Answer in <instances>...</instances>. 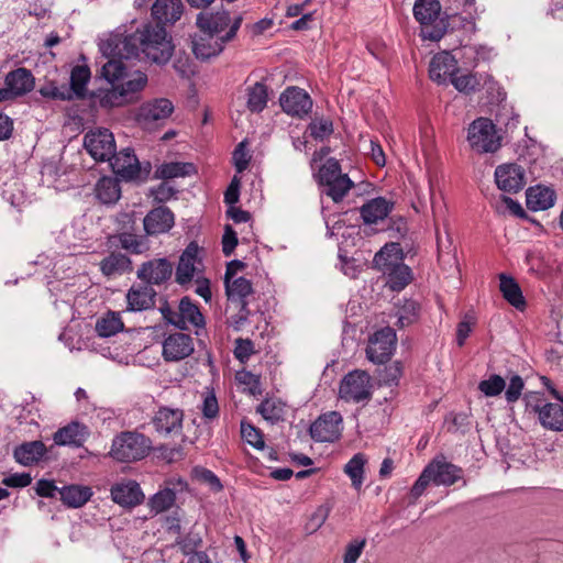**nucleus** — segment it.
<instances>
[{"label": "nucleus", "mask_w": 563, "mask_h": 563, "mask_svg": "<svg viewBox=\"0 0 563 563\" xmlns=\"http://www.w3.org/2000/svg\"><path fill=\"white\" fill-rule=\"evenodd\" d=\"M175 46L165 26L159 23H143L131 34L113 33L100 44L104 57L132 58L140 53L147 60L165 65L173 56Z\"/></svg>", "instance_id": "1"}, {"label": "nucleus", "mask_w": 563, "mask_h": 563, "mask_svg": "<svg viewBox=\"0 0 563 563\" xmlns=\"http://www.w3.org/2000/svg\"><path fill=\"white\" fill-rule=\"evenodd\" d=\"M108 60L100 69V77L111 85L109 89H99L93 93L101 108L112 109L133 102L136 95L147 84V76L142 71H135L128 78V68L123 58L107 57Z\"/></svg>", "instance_id": "2"}, {"label": "nucleus", "mask_w": 563, "mask_h": 563, "mask_svg": "<svg viewBox=\"0 0 563 563\" xmlns=\"http://www.w3.org/2000/svg\"><path fill=\"white\" fill-rule=\"evenodd\" d=\"M321 192L332 199L333 202H341L347 192L354 187L347 174H343L340 162L328 158L319 168L316 175Z\"/></svg>", "instance_id": "3"}, {"label": "nucleus", "mask_w": 563, "mask_h": 563, "mask_svg": "<svg viewBox=\"0 0 563 563\" xmlns=\"http://www.w3.org/2000/svg\"><path fill=\"white\" fill-rule=\"evenodd\" d=\"M439 0H417L413 5V15L421 25L420 35L423 40L439 41L448 29V21L442 16Z\"/></svg>", "instance_id": "4"}, {"label": "nucleus", "mask_w": 563, "mask_h": 563, "mask_svg": "<svg viewBox=\"0 0 563 563\" xmlns=\"http://www.w3.org/2000/svg\"><path fill=\"white\" fill-rule=\"evenodd\" d=\"M151 440L136 431H123L114 437L109 455L121 463L144 459L151 450Z\"/></svg>", "instance_id": "5"}, {"label": "nucleus", "mask_w": 563, "mask_h": 563, "mask_svg": "<svg viewBox=\"0 0 563 563\" xmlns=\"http://www.w3.org/2000/svg\"><path fill=\"white\" fill-rule=\"evenodd\" d=\"M371 376L362 369L349 372L340 382L339 396L347 402H367L373 395Z\"/></svg>", "instance_id": "6"}, {"label": "nucleus", "mask_w": 563, "mask_h": 563, "mask_svg": "<svg viewBox=\"0 0 563 563\" xmlns=\"http://www.w3.org/2000/svg\"><path fill=\"white\" fill-rule=\"evenodd\" d=\"M243 22V15L238 14L233 19V23L229 31L218 38H214L213 35H195L191 40V48L192 53L198 59L207 60L211 57L218 56L224 48V44L231 42L241 27Z\"/></svg>", "instance_id": "7"}, {"label": "nucleus", "mask_w": 563, "mask_h": 563, "mask_svg": "<svg viewBox=\"0 0 563 563\" xmlns=\"http://www.w3.org/2000/svg\"><path fill=\"white\" fill-rule=\"evenodd\" d=\"M467 140L478 153H494L501 145L495 124L487 118H478L470 124Z\"/></svg>", "instance_id": "8"}, {"label": "nucleus", "mask_w": 563, "mask_h": 563, "mask_svg": "<svg viewBox=\"0 0 563 563\" xmlns=\"http://www.w3.org/2000/svg\"><path fill=\"white\" fill-rule=\"evenodd\" d=\"M396 332L390 327H385L369 338L366 347V357L374 364L387 363L396 349Z\"/></svg>", "instance_id": "9"}, {"label": "nucleus", "mask_w": 563, "mask_h": 563, "mask_svg": "<svg viewBox=\"0 0 563 563\" xmlns=\"http://www.w3.org/2000/svg\"><path fill=\"white\" fill-rule=\"evenodd\" d=\"M84 146L96 161L110 162L114 156L115 141L110 130L100 128L85 135Z\"/></svg>", "instance_id": "10"}, {"label": "nucleus", "mask_w": 563, "mask_h": 563, "mask_svg": "<svg viewBox=\"0 0 563 563\" xmlns=\"http://www.w3.org/2000/svg\"><path fill=\"white\" fill-rule=\"evenodd\" d=\"M427 466L435 486L449 487L459 481H463V486L467 484L466 479H464L463 468L449 462L444 455H437Z\"/></svg>", "instance_id": "11"}, {"label": "nucleus", "mask_w": 563, "mask_h": 563, "mask_svg": "<svg viewBox=\"0 0 563 563\" xmlns=\"http://www.w3.org/2000/svg\"><path fill=\"white\" fill-rule=\"evenodd\" d=\"M110 495L113 503L125 509H132L140 506L145 500V495L140 484L130 478H122L114 483L110 488Z\"/></svg>", "instance_id": "12"}, {"label": "nucleus", "mask_w": 563, "mask_h": 563, "mask_svg": "<svg viewBox=\"0 0 563 563\" xmlns=\"http://www.w3.org/2000/svg\"><path fill=\"white\" fill-rule=\"evenodd\" d=\"M342 422L338 411L323 413L310 426V435L318 442H333L341 435Z\"/></svg>", "instance_id": "13"}, {"label": "nucleus", "mask_w": 563, "mask_h": 563, "mask_svg": "<svg viewBox=\"0 0 563 563\" xmlns=\"http://www.w3.org/2000/svg\"><path fill=\"white\" fill-rule=\"evenodd\" d=\"M174 111V104L169 99L156 98L144 102L137 113V121L145 128L162 124Z\"/></svg>", "instance_id": "14"}, {"label": "nucleus", "mask_w": 563, "mask_h": 563, "mask_svg": "<svg viewBox=\"0 0 563 563\" xmlns=\"http://www.w3.org/2000/svg\"><path fill=\"white\" fill-rule=\"evenodd\" d=\"M195 351L194 339L190 334L175 332L163 341V358L166 362H179L190 356Z\"/></svg>", "instance_id": "15"}, {"label": "nucleus", "mask_w": 563, "mask_h": 563, "mask_svg": "<svg viewBox=\"0 0 563 563\" xmlns=\"http://www.w3.org/2000/svg\"><path fill=\"white\" fill-rule=\"evenodd\" d=\"M184 418L183 409L159 406L152 418V424L162 435L178 434L183 430Z\"/></svg>", "instance_id": "16"}, {"label": "nucleus", "mask_w": 563, "mask_h": 563, "mask_svg": "<svg viewBox=\"0 0 563 563\" xmlns=\"http://www.w3.org/2000/svg\"><path fill=\"white\" fill-rule=\"evenodd\" d=\"M282 109L292 117L302 119L312 108L311 97L299 87H288L279 97Z\"/></svg>", "instance_id": "17"}, {"label": "nucleus", "mask_w": 563, "mask_h": 563, "mask_svg": "<svg viewBox=\"0 0 563 563\" xmlns=\"http://www.w3.org/2000/svg\"><path fill=\"white\" fill-rule=\"evenodd\" d=\"M495 181L501 191L516 194L526 185L525 170L515 163L499 165L495 170Z\"/></svg>", "instance_id": "18"}, {"label": "nucleus", "mask_w": 563, "mask_h": 563, "mask_svg": "<svg viewBox=\"0 0 563 563\" xmlns=\"http://www.w3.org/2000/svg\"><path fill=\"white\" fill-rule=\"evenodd\" d=\"M173 274V264L167 258H154L142 263L137 269V278L148 286L162 285Z\"/></svg>", "instance_id": "19"}, {"label": "nucleus", "mask_w": 563, "mask_h": 563, "mask_svg": "<svg viewBox=\"0 0 563 563\" xmlns=\"http://www.w3.org/2000/svg\"><path fill=\"white\" fill-rule=\"evenodd\" d=\"M109 163L112 172L124 180H134L141 176V164L130 147L123 148L119 153L114 151V156Z\"/></svg>", "instance_id": "20"}, {"label": "nucleus", "mask_w": 563, "mask_h": 563, "mask_svg": "<svg viewBox=\"0 0 563 563\" xmlns=\"http://www.w3.org/2000/svg\"><path fill=\"white\" fill-rule=\"evenodd\" d=\"M206 321L199 307L189 298L183 297L178 305V317L176 328L185 331L190 327L196 329V334L200 335V330L205 329Z\"/></svg>", "instance_id": "21"}, {"label": "nucleus", "mask_w": 563, "mask_h": 563, "mask_svg": "<svg viewBox=\"0 0 563 563\" xmlns=\"http://www.w3.org/2000/svg\"><path fill=\"white\" fill-rule=\"evenodd\" d=\"M4 85L3 89L7 90L10 100L32 91L35 86V78L30 69L19 67L7 74Z\"/></svg>", "instance_id": "22"}, {"label": "nucleus", "mask_w": 563, "mask_h": 563, "mask_svg": "<svg viewBox=\"0 0 563 563\" xmlns=\"http://www.w3.org/2000/svg\"><path fill=\"white\" fill-rule=\"evenodd\" d=\"M175 223L173 211L166 206H159L145 216L143 227L146 235H158L168 232Z\"/></svg>", "instance_id": "23"}, {"label": "nucleus", "mask_w": 563, "mask_h": 563, "mask_svg": "<svg viewBox=\"0 0 563 563\" xmlns=\"http://www.w3.org/2000/svg\"><path fill=\"white\" fill-rule=\"evenodd\" d=\"M185 5L181 0H155L151 13L156 23L165 26L174 25L184 14Z\"/></svg>", "instance_id": "24"}, {"label": "nucleus", "mask_w": 563, "mask_h": 563, "mask_svg": "<svg viewBox=\"0 0 563 563\" xmlns=\"http://www.w3.org/2000/svg\"><path fill=\"white\" fill-rule=\"evenodd\" d=\"M232 23L233 20L227 10L200 12L196 20V25L203 34L213 36L224 31L228 26L231 27Z\"/></svg>", "instance_id": "25"}, {"label": "nucleus", "mask_w": 563, "mask_h": 563, "mask_svg": "<svg viewBox=\"0 0 563 563\" xmlns=\"http://www.w3.org/2000/svg\"><path fill=\"white\" fill-rule=\"evenodd\" d=\"M90 432L86 424L78 421H71L67 426L59 428L53 435L57 445H70L80 448L88 439Z\"/></svg>", "instance_id": "26"}, {"label": "nucleus", "mask_w": 563, "mask_h": 563, "mask_svg": "<svg viewBox=\"0 0 563 563\" xmlns=\"http://www.w3.org/2000/svg\"><path fill=\"white\" fill-rule=\"evenodd\" d=\"M457 70V63L455 58L448 52L437 54L432 57L429 66V76L438 84L446 81L448 78H453Z\"/></svg>", "instance_id": "27"}, {"label": "nucleus", "mask_w": 563, "mask_h": 563, "mask_svg": "<svg viewBox=\"0 0 563 563\" xmlns=\"http://www.w3.org/2000/svg\"><path fill=\"white\" fill-rule=\"evenodd\" d=\"M157 292L147 284L132 286L126 294L128 310L143 311L155 307V297Z\"/></svg>", "instance_id": "28"}, {"label": "nucleus", "mask_w": 563, "mask_h": 563, "mask_svg": "<svg viewBox=\"0 0 563 563\" xmlns=\"http://www.w3.org/2000/svg\"><path fill=\"white\" fill-rule=\"evenodd\" d=\"M198 253L199 246L196 242H190L181 253L176 267V282L179 285L188 284L194 278Z\"/></svg>", "instance_id": "29"}, {"label": "nucleus", "mask_w": 563, "mask_h": 563, "mask_svg": "<svg viewBox=\"0 0 563 563\" xmlns=\"http://www.w3.org/2000/svg\"><path fill=\"white\" fill-rule=\"evenodd\" d=\"M99 269L107 278L121 276L133 271L131 258L121 252H110L99 263Z\"/></svg>", "instance_id": "30"}, {"label": "nucleus", "mask_w": 563, "mask_h": 563, "mask_svg": "<svg viewBox=\"0 0 563 563\" xmlns=\"http://www.w3.org/2000/svg\"><path fill=\"white\" fill-rule=\"evenodd\" d=\"M394 203L384 197L371 199L360 208L361 218L365 224H375L384 220L393 210Z\"/></svg>", "instance_id": "31"}, {"label": "nucleus", "mask_w": 563, "mask_h": 563, "mask_svg": "<svg viewBox=\"0 0 563 563\" xmlns=\"http://www.w3.org/2000/svg\"><path fill=\"white\" fill-rule=\"evenodd\" d=\"M555 199V191L541 185L530 187L526 192L527 207L532 211L547 210L551 208L554 205Z\"/></svg>", "instance_id": "32"}, {"label": "nucleus", "mask_w": 563, "mask_h": 563, "mask_svg": "<svg viewBox=\"0 0 563 563\" xmlns=\"http://www.w3.org/2000/svg\"><path fill=\"white\" fill-rule=\"evenodd\" d=\"M46 453V446L42 441L24 442L13 451L15 461L24 466L38 463Z\"/></svg>", "instance_id": "33"}, {"label": "nucleus", "mask_w": 563, "mask_h": 563, "mask_svg": "<svg viewBox=\"0 0 563 563\" xmlns=\"http://www.w3.org/2000/svg\"><path fill=\"white\" fill-rule=\"evenodd\" d=\"M92 494L89 486L70 484L60 488L59 499L68 508H80L91 498Z\"/></svg>", "instance_id": "34"}, {"label": "nucleus", "mask_w": 563, "mask_h": 563, "mask_svg": "<svg viewBox=\"0 0 563 563\" xmlns=\"http://www.w3.org/2000/svg\"><path fill=\"white\" fill-rule=\"evenodd\" d=\"M382 273L387 277L386 285L393 291L402 290L412 280V272L404 262L383 268Z\"/></svg>", "instance_id": "35"}, {"label": "nucleus", "mask_w": 563, "mask_h": 563, "mask_svg": "<svg viewBox=\"0 0 563 563\" xmlns=\"http://www.w3.org/2000/svg\"><path fill=\"white\" fill-rule=\"evenodd\" d=\"M96 197L104 205H113L121 197V187L117 178L111 176L101 177L96 184Z\"/></svg>", "instance_id": "36"}, {"label": "nucleus", "mask_w": 563, "mask_h": 563, "mask_svg": "<svg viewBox=\"0 0 563 563\" xmlns=\"http://www.w3.org/2000/svg\"><path fill=\"white\" fill-rule=\"evenodd\" d=\"M404 261V252L399 243L385 244L374 256L373 263L375 268L379 272L387 268L393 264H398Z\"/></svg>", "instance_id": "37"}, {"label": "nucleus", "mask_w": 563, "mask_h": 563, "mask_svg": "<svg viewBox=\"0 0 563 563\" xmlns=\"http://www.w3.org/2000/svg\"><path fill=\"white\" fill-rule=\"evenodd\" d=\"M499 288L503 297L515 308L521 310L526 307V301L522 296L520 286L515 278L505 274L499 275Z\"/></svg>", "instance_id": "38"}, {"label": "nucleus", "mask_w": 563, "mask_h": 563, "mask_svg": "<svg viewBox=\"0 0 563 563\" xmlns=\"http://www.w3.org/2000/svg\"><path fill=\"white\" fill-rule=\"evenodd\" d=\"M246 108L252 113L262 112L268 102V88L262 82L257 81L253 86L246 88Z\"/></svg>", "instance_id": "39"}, {"label": "nucleus", "mask_w": 563, "mask_h": 563, "mask_svg": "<svg viewBox=\"0 0 563 563\" xmlns=\"http://www.w3.org/2000/svg\"><path fill=\"white\" fill-rule=\"evenodd\" d=\"M539 421L543 428L552 431H563V406L559 404H544Z\"/></svg>", "instance_id": "40"}, {"label": "nucleus", "mask_w": 563, "mask_h": 563, "mask_svg": "<svg viewBox=\"0 0 563 563\" xmlns=\"http://www.w3.org/2000/svg\"><path fill=\"white\" fill-rule=\"evenodd\" d=\"M224 286L228 299L232 302L247 301V297L253 292L252 283L245 277H238L233 280L224 282Z\"/></svg>", "instance_id": "41"}, {"label": "nucleus", "mask_w": 563, "mask_h": 563, "mask_svg": "<svg viewBox=\"0 0 563 563\" xmlns=\"http://www.w3.org/2000/svg\"><path fill=\"white\" fill-rule=\"evenodd\" d=\"M91 73L87 65H77L70 73V90L71 98L76 96L79 99L86 97V86L90 80Z\"/></svg>", "instance_id": "42"}, {"label": "nucleus", "mask_w": 563, "mask_h": 563, "mask_svg": "<svg viewBox=\"0 0 563 563\" xmlns=\"http://www.w3.org/2000/svg\"><path fill=\"white\" fill-rule=\"evenodd\" d=\"M367 462L365 454L356 453L345 464L344 472L351 478L352 486L360 490L364 482V466Z\"/></svg>", "instance_id": "43"}, {"label": "nucleus", "mask_w": 563, "mask_h": 563, "mask_svg": "<svg viewBox=\"0 0 563 563\" xmlns=\"http://www.w3.org/2000/svg\"><path fill=\"white\" fill-rule=\"evenodd\" d=\"M256 412L265 420L276 423L284 419L285 404L280 399L266 398L257 406Z\"/></svg>", "instance_id": "44"}, {"label": "nucleus", "mask_w": 563, "mask_h": 563, "mask_svg": "<svg viewBox=\"0 0 563 563\" xmlns=\"http://www.w3.org/2000/svg\"><path fill=\"white\" fill-rule=\"evenodd\" d=\"M124 328L123 321L119 312L109 311L104 317L96 323V331L101 338H109Z\"/></svg>", "instance_id": "45"}, {"label": "nucleus", "mask_w": 563, "mask_h": 563, "mask_svg": "<svg viewBox=\"0 0 563 563\" xmlns=\"http://www.w3.org/2000/svg\"><path fill=\"white\" fill-rule=\"evenodd\" d=\"M194 170V165L191 163H179L172 162L165 163L157 167L154 174V178L156 179H172L177 177H185L190 175Z\"/></svg>", "instance_id": "46"}, {"label": "nucleus", "mask_w": 563, "mask_h": 563, "mask_svg": "<svg viewBox=\"0 0 563 563\" xmlns=\"http://www.w3.org/2000/svg\"><path fill=\"white\" fill-rule=\"evenodd\" d=\"M122 249L132 254H142L150 250L146 236L122 232L115 236Z\"/></svg>", "instance_id": "47"}, {"label": "nucleus", "mask_w": 563, "mask_h": 563, "mask_svg": "<svg viewBox=\"0 0 563 563\" xmlns=\"http://www.w3.org/2000/svg\"><path fill=\"white\" fill-rule=\"evenodd\" d=\"M176 500V494L170 488H164L152 496L150 507L155 514L169 509Z\"/></svg>", "instance_id": "48"}, {"label": "nucleus", "mask_w": 563, "mask_h": 563, "mask_svg": "<svg viewBox=\"0 0 563 563\" xmlns=\"http://www.w3.org/2000/svg\"><path fill=\"white\" fill-rule=\"evenodd\" d=\"M202 538L198 532L189 531L184 537L179 536L176 539V545L179 547L184 555L191 556L195 553H199L198 549L202 547Z\"/></svg>", "instance_id": "49"}, {"label": "nucleus", "mask_w": 563, "mask_h": 563, "mask_svg": "<svg viewBox=\"0 0 563 563\" xmlns=\"http://www.w3.org/2000/svg\"><path fill=\"white\" fill-rule=\"evenodd\" d=\"M419 309L420 307L418 302L411 299H406L398 310V320L396 324L399 328L412 324L418 320Z\"/></svg>", "instance_id": "50"}, {"label": "nucleus", "mask_w": 563, "mask_h": 563, "mask_svg": "<svg viewBox=\"0 0 563 563\" xmlns=\"http://www.w3.org/2000/svg\"><path fill=\"white\" fill-rule=\"evenodd\" d=\"M505 387V379L497 374L490 375L487 379H484L478 384V389L487 397L500 395Z\"/></svg>", "instance_id": "51"}, {"label": "nucleus", "mask_w": 563, "mask_h": 563, "mask_svg": "<svg viewBox=\"0 0 563 563\" xmlns=\"http://www.w3.org/2000/svg\"><path fill=\"white\" fill-rule=\"evenodd\" d=\"M401 375L402 365L399 361L385 366L378 374L380 383L386 386L398 385Z\"/></svg>", "instance_id": "52"}, {"label": "nucleus", "mask_w": 563, "mask_h": 563, "mask_svg": "<svg viewBox=\"0 0 563 563\" xmlns=\"http://www.w3.org/2000/svg\"><path fill=\"white\" fill-rule=\"evenodd\" d=\"M433 484V478L431 476V473L426 465L415 484L412 485L410 489V504H415L419 497H421L426 490V488L429 486V484Z\"/></svg>", "instance_id": "53"}, {"label": "nucleus", "mask_w": 563, "mask_h": 563, "mask_svg": "<svg viewBox=\"0 0 563 563\" xmlns=\"http://www.w3.org/2000/svg\"><path fill=\"white\" fill-rule=\"evenodd\" d=\"M238 312L231 314L228 319L229 325L233 328L234 331H241L244 325L249 322V318L251 316V310L249 309V301L236 302Z\"/></svg>", "instance_id": "54"}, {"label": "nucleus", "mask_w": 563, "mask_h": 563, "mask_svg": "<svg viewBox=\"0 0 563 563\" xmlns=\"http://www.w3.org/2000/svg\"><path fill=\"white\" fill-rule=\"evenodd\" d=\"M241 434L242 438L253 448L263 449L265 442L263 440V434L260 429L255 428L250 423L242 422L241 423Z\"/></svg>", "instance_id": "55"}, {"label": "nucleus", "mask_w": 563, "mask_h": 563, "mask_svg": "<svg viewBox=\"0 0 563 563\" xmlns=\"http://www.w3.org/2000/svg\"><path fill=\"white\" fill-rule=\"evenodd\" d=\"M255 353L254 343L250 339L239 338L234 341V357L241 363H246Z\"/></svg>", "instance_id": "56"}, {"label": "nucleus", "mask_w": 563, "mask_h": 563, "mask_svg": "<svg viewBox=\"0 0 563 563\" xmlns=\"http://www.w3.org/2000/svg\"><path fill=\"white\" fill-rule=\"evenodd\" d=\"M201 412L202 417L207 420H213L219 416V405L213 390L203 393Z\"/></svg>", "instance_id": "57"}, {"label": "nucleus", "mask_w": 563, "mask_h": 563, "mask_svg": "<svg viewBox=\"0 0 563 563\" xmlns=\"http://www.w3.org/2000/svg\"><path fill=\"white\" fill-rule=\"evenodd\" d=\"M523 388L525 382L522 377L518 374L512 375L505 391L506 400L509 404L516 402L520 398Z\"/></svg>", "instance_id": "58"}, {"label": "nucleus", "mask_w": 563, "mask_h": 563, "mask_svg": "<svg viewBox=\"0 0 563 563\" xmlns=\"http://www.w3.org/2000/svg\"><path fill=\"white\" fill-rule=\"evenodd\" d=\"M452 85L461 92L470 93L476 90V87L479 85L476 76L472 74L455 76L451 78Z\"/></svg>", "instance_id": "59"}, {"label": "nucleus", "mask_w": 563, "mask_h": 563, "mask_svg": "<svg viewBox=\"0 0 563 563\" xmlns=\"http://www.w3.org/2000/svg\"><path fill=\"white\" fill-rule=\"evenodd\" d=\"M310 135L314 140H323L333 133V124L330 120L312 121L309 126Z\"/></svg>", "instance_id": "60"}, {"label": "nucleus", "mask_w": 563, "mask_h": 563, "mask_svg": "<svg viewBox=\"0 0 563 563\" xmlns=\"http://www.w3.org/2000/svg\"><path fill=\"white\" fill-rule=\"evenodd\" d=\"M40 93L53 100H71V92L68 88H58L54 82H51L40 89Z\"/></svg>", "instance_id": "61"}, {"label": "nucleus", "mask_w": 563, "mask_h": 563, "mask_svg": "<svg viewBox=\"0 0 563 563\" xmlns=\"http://www.w3.org/2000/svg\"><path fill=\"white\" fill-rule=\"evenodd\" d=\"M366 545L365 539H355L347 543L343 555V563H355Z\"/></svg>", "instance_id": "62"}, {"label": "nucleus", "mask_w": 563, "mask_h": 563, "mask_svg": "<svg viewBox=\"0 0 563 563\" xmlns=\"http://www.w3.org/2000/svg\"><path fill=\"white\" fill-rule=\"evenodd\" d=\"M330 509L325 506H320L316 509V511L309 518V521L306 525V530L309 533H313L319 530L325 522L329 516Z\"/></svg>", "instance_id": "63"}, {"label": "nucleus", "mask_w": 563, "mask_h": 563, "mask_svg": "<svg viewBox=\"0 0 563 563\" xmlns=\"http://www.w3.org/2000/svg\"><path fill=\"white\" fill-rule=\"evenodd\" d=\"M239 243L236 232L231 225L227 224L222 236V252L225 256H230Z\"/></svg>", "instance_id": "64"}]
</instances>
